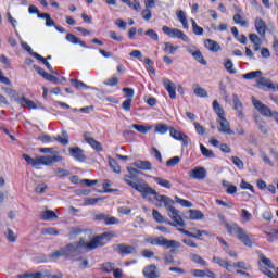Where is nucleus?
Listing matches in <instances>:
<instances>
[{
    "label": "nucleus",
    "instance_id": "1",
    "mask_svg": "<svg viewBox=\"0 0 278 278\" xmlns=\"http://www.w3.org/2000/svg\"><path fill=\"white\" fill-rule=\"evenodd\" d=\"M129 184L130 186L134 187V190H137V192H140L143 199H149V197L151 195L154 197L156 201L155 202L156 207H162V203H163L165 210H167V214L169 218L173 220V222H167L168 225H170L172 227H186V222H184V218H181V215H179V211H177V208L173 206V204L175 203L173 199H170L167 195L159 194L157 191H155V189L151 188L147 184H142V185H136L134 182H129Z\"/></svg>",
    "mask_w": 278,
    "mask_h": 278
},
{
    "label": "nucleus",
    "instance_id": "2",
    "mask_svg": "<svg viewBox=\"0 0 278 278\" xmlns=\"http://www.w3.org/2000/svg\"><path fill=\"white\" fill-rule=\"evenodd\" d=\"M39 153H50L51 155H37L35 159L28 154H23V159L27 164H30L33 168H40V166H53L55 162H62L63 157L60 155L59 151L53 150V148H39Z\"/></svg>",
    "mask_w": 278,
    "mask_h": 278
},
{
    "label": "nucleus",
    "instance_id": "3",
    "mask_svg": "<svg viewBox=\"0 0 278 278\" xmlns=\"http://www.w3.org/2000/svg\"><path fill=\"white\" fill-rule=\"evenodd\" d=\"M222 220L224 223V227L226 231L230 236H233L235 238H237V240H240V242H242L244 247H249V248L253 247L252 233L247 232V230L238 226V224L236 223H232V224L226 223L224 216H222Z\"/></svg>",
    "mask_w": 278,
    "mask_h": 278
},
{
    "label": "nucleus",
    "instance_id": "4",
    "mask_svg": "<svg viewBox=\"0 0 278 278\" xmlns=\"http://www.w3.org/2000/svg\"><path fill=\"white\" fill-rule=\"evenodd\" d=\"M84 251H94L91 241H88L84 238H80L79 242H73L65 245L66 257L70 258L77 257V255H81Z\"/></svg>",
    "mask_w": 278,
    "mask_h": 278
},
{
    "label": "nucleus",
    "instance_id": "5",
    "mask_svg": "<svg viewBox=\"0 0 278 278\" xmlns=\"http://www.w3.org/2000/svg\"><path fill=\"white\" fill-rule=\"evenodd\" d=\"M257 266L258 270L266 275V277L278 278V267L264 253H258Z\"/></svg>",
    "mask_w": 278,
    "mask_h": 278
},
{
    "label": "nucleus",
    "instance_id": "6",
    "mask_svg": "<svg viewBox=\"0 0 278 278\" xmlns=\"http://www.w3.org/2000/svg\"><path fill=\"white\" fill-rule=\"evenodd\" d=\"M162 31H164L166 36H169V38H179V40H182V42H190V38L188 37V35L177 28L163 26Z\"/></svg>",
    "mask_w": 278,
    "mask_h": 278
},
{
    "label": "nucleus",
    "instance_id": "7",
    "mask_svg": "<svg viewBox=\"0 0 278 278\" xmlns=\"http://www.w3.org/2000/svg\"><path fill=\"white\" fill-rule=\"evenodd\" d=\"M112 238H116V232L109 231V232H103L102 235H98V236L93 237L90 240V242L94 250V249H99V247H105V243H103V240H105V239L110 240Z\"/></svg>",
    "mask_w": 278,
    "mask_h": 278
},
{
    "label": "nucleus",
    "instance_id": "8",
    "mask_svg": "<svg viewBox=\"0 0 278 278\" xmlns=\"http://www.w3.org/2000/svg\"><path fill=\"white\" fill-rule=\"evenodd\" d=\"M169 136L174 138V140L182 142V147L185 148L190 144V137L173 127L169 128Z\"/></svg>",
    "mask_w": 278,
    "mask_h": 278
},
{
    "label": "nucleus",
    "instance_id": "9",
    "mask_svg": "<svg viewBox=\"0 0 278 278\" xmlns=\"http://www.w3.org/2000/svg\"><path fill=\"white\" fill-rule=\"evenodd\" d=\"M217 123L219 125L218 131L219 134H226L227 136H233L235 131L231 129L229 121L225 117L217 118Z\"/></svg>",
    "mask_w": 278,
    "mask_h": 278
},
{
    "label": "nucleus",
    "instance_id": "10",
    "mask_svg": "<svg viewBox=\"0 0 278 278\" xmlns=\"http://www.w3.org/2000/svg\"><path fill=\"white\" fill-rule=\"evenodd\" d=\"M256 86L262 90H264V88H268V90H273L274 92H277L278 90V83H273L270 79L265 77L258 78Z\"/></svg>",
    "mask_w": 278,
    "mask_h": 278
},
{
    "label": "nucleus",
    "instance_id": "11",
    "mask_svg": "<svg viewBox=\"0 0 278 278\" xmlns=\"http://www.w3.org/2000/svg\"><path fill=\"white\" fill-rule=\"evenodd\" d=\"M126 169H127V172L129 173V175H126V176L124 177L125 184H127L128 186H131V184H135L136 186H142V184L148 185L147 182H144V181H142V180H140V182H135V181L131 180V179H134V176H135V175H138V169H136V168H134V167H127ZM148 186H149V185H148ZM131 187H132V186H131ZM132 188H134V187H132Z\"/></svg>",
    "mask_w": 278,
    "mask_h": 278
},
{
    "label": "nucleus",
    "instance_id": "12",
    "mask_svg": "<svg viewBox=\"0 0 278 278\" xmlns=\"http://www.w3.org/2000/svg\"><path fill=\"white\" fill-rule=\"evenodd\" d=\"M163 86L165 90H167L170 99H176L177 98V87L175 86V83H173L168 78L163 79Z\"/></svg>",
    "mask_w": 278,
    "mask_h": 278
},
{
    "label": "nucleus",
    "instance_id": "13",
    "mask_svg": "<svg viewBox=\"0 0 278 278\" xmlns=\"http://www.w3.org/2000/svg\"><path fill=\"white\" fill-rule=\"evenodd\" d=\"M188 177H190V179H205L207 172L203 167H195L188 172Z\"/></svg>",
    "mask_w": 278,
    "mask_h": 278
},
{
    "label": "nucleus",
    "instance_id": "14",
    "mask_svg": "<svg viewBox=\"0 0 278 278\" xmlns=\"http://www.w3.org/2000/svg\"><path fill=\"white\" fill-rule=\"evenodd\" d=\"M254 27L257 31V34L264 38L266 36V29H268V26H266V22L262 20V17H256L254 21Z\"/></svg>",
    "mask_w": 278,
    "mask_h": 278
},
{
    "label": "nucleus",
    "instance_id": "15",
    "mask_svg": "<svg viewBox=\"0 0 278 278\" xmlns=\"http://www.w3.org/2000/svg\"><path fill=\"white\" fill-rule=\"evenodd\" d=\"M115 251H117V253H122V255H134L138 250H136L134 245L121 243L115 247Z\"/></svg>",
    "mask_w": 278,
    "mask_h": 278
},
{
    "label": "nucleus",
    "instance_id": "16",
    "mask_svg": "<svg viewBox=\"0 0 278 278\" xmlns=\"http://www.w3.org/2000/svg\"><path fill=\"white\" fill-rule=\"evenodd\" d=\"M213 264H218L222 268H225L228 270V273H231L233 268V263L231 261L223 260L218 256H214L212 260Z\"/></svg>",
    "mask_w": 278,
    "mask_h": 278
},
{
    "label": "nucleus",
    "instance_id": "17",
    "mask_svg": "<svg viewBox=\"0 0 278 278\" xmlns=\"http://www.w3.org/2000/svg\"><path fill=\"white\" fill-rule=\"evenodd\" d=\"M132 166L139 168V170H151L153 168V164H151V162L142 160L135 161Z\"/></svg>",
    "mask_w": 278,
    "mask_h": 278
},
{
    "label": "nucleus",
    "instance_id": "18",
    "mask_svg": "<svg viewBox=\"0 0 278 278\" xmlns=\"http://www.w3.org/2000/svg\"><path fill=\"white\" fill-rule=\"evenodd\" d=\"M65 40H67V42H71L72 45H79L80 47H83V49H88V46H86V42L81 41V39H79L74 34H71V33L67 34L65 37Z\"/></svg>",
    "mask_w": 278,
    "mask_h": 278
},
{
    "label": "nucleus",
    "instance_id": "19",
    "mask_svg": "<svg viewBox=\"0 0 278 278\" xmlns=\"http://www.w3.org/2000/svg\"><path fill=\"white\" fill-rule=\"evenodd\" d=\"M204 47L213 53H218V51H220V45H218V42L212 39H206L204 41Z\"/></svg>",
    "mask_w": 278,
    "mask_h": 278
},
{
    "label": "nucleus",
    "instance_id": "20",
    "mask_svg": "<svg viewBox=\"0 0 278 278\" xmlns=\"http://www.w3.org/2000/svg\"><path fill=\"white\" fill-rule=\"evenodd\" d=\"M70 153L74 157V160H77L78 162H84V160H86V156L84 155V150L80 148H71Z\"/></svg>",
    "mask_w": 278,
    "mask_h": 278
},
{
    "label": "nucleus",
    "instance_id": "21",
    "mask_svg": "<svg viewBox=\"0 0 278 278\" xmlns=\"http://www.w3.org/2000/svg\"><path fill=\"white\" fill-rule=\"evenodd\" d=\"M143 276L146 278H157V267L150 265L143 268Z\"/></svg>",
    "mask_w": 278,
    "mask_h": 278
},
{
    "label": "nucleus",
    "instance_id": "22",
    "mask_svg": "<svg viewBox=\"0 0 278 278\" xmlns=\"http://www.w3.org/2000/svg\"><path fill=\"white\" fill-rule=\"evenodd\" d=\"M176 16L179 23H181L184 29H190V25L188 24V17L186 16V12H184L182 10H179L176 12Z\"/></svg>",
    "mask_w": 278,
    "mask_h": 278
},
{
    "label": "nucleus",
    "instance_id": "23",
    "mask_svg": "<svg viewBox=\"0 0 278 278\" xmlns=\"http://www.w3.org/2000/svg\"><path fill=\"white\" fill-rule=\"evenodd\" d=\"M188 218L190 220H203L205 218V215L203 214V212L199 211V210H189V216Z\"/></svg>",
    "mask_w": 278,
    "mask_h": 278
},
{
    "label": "nucleus",
    "instance_id": "24",
    "mask_svg": "<svg viewBox=\"0 0 278 278\" xmlns=\"http://www.w3.org/2000/svg\"><path fill=\"white\" fill-rule=\"evenodd\" d=\"M144 242H148L149 244H152L153 247H164V244H165L164 237H157V238L148 237L144 239Z\"/></svg>",
    "mask_w": 278,
    "mask_h": 278
},
{
    "label": "nucleus",
    "instance_id": "25",
    "mask_svg": "<svg viewBox=\"0 0 278 278\" xmlns=\"http://www.w3.org/2000/svg\"><path fill=\"white\" fill-rule=\"evenodd\" d=\"M17 103L22 105V108H28V110H36V103L25 97L17 99Z\"/></svg>",
    "mask_w": 278,
    "mask_h": 278
},
{
    "label": "nucleus",
    "instance_id": "26",
    "mask_svg": "<svg viewBox=\"0 0 278 278\" xmlns=\"http://www.w3.org/2000/svg\"><path fill=\"white\" fill-rule=\"evenodd\" d=\"M164 53H167V55H175L177 51H179V46H174L170 42H164Z\"/></svg>",
    "mask_w": 278,
    "mask_h": 278
},
{
    "label": "nucleus",
    "instance_id": "27",
    "mask_svg": "<svg viewBox=\"0 0 278 278\" xmlns=\"http://www.w3.org/2000/svg\"><path fill=\"white\" fill-rule=\"evenodd\" d=\"M85 140L96 151H103V146H101V142L94 140V138H92V137H85Z\"/></svg>",
    "mask_w": 278,
    "mask_h": 278
},
{
    "label": "nucleus",
    "instance_id": "28",
    "mask_svg": "<svg viewBox=\"0 0 278 278\" xmlns=\"http://www.w3.org/2000/svg\"><path fill=\"white\" fill-rule=\"evenodd\" d=\"M153 181H155L157 186H161V188H166L167 190L173 188V184L162 177H153Z\"/></svg>",
    "mask_w": 278,
    "mask_h": 278
},
{
    "label": "nucleus",
    "instance_id": "29",
    "mask_svg": "<svg viewBox=\"0 0 278 278\" xmlns=\"http://www.w3.org/2000/svg\"><path fill=\"white\" fill-rule=\"evenodd\" d=\"M192 231L191 238H195L197 240H202L203 236H212L207 230H197L195 228H190Z\"/></svg>",
    "mask_w": 278,
    "mask_h": 278
},
{
    "label": "nucleus",
    "instance_id": "30",
    "mask_svg": "<svg viewBox=\"0 0 278 278\" xmlns=\"http://www.w3.org/2000/svg\"><path fill=\"white\" fill-rule=\"evenodd\" d=\"M213 110L217 114L218 118H225V110L220 106L217 100L213 101Z\"/></svg>",
    "mask_w": 278,
    "mask_h": 278
},
{
    "label": "nucleus",
    "instance_id": "31",
    "mask_svg": "<svg viewBox=\"0 0 278 278\" xmlns=\"http://www.w3.org/2000/svg\"><path fill=\"white\" fill-rule=\"evenodd\" d=\"M233 105L235 110L238 112L239 118H244V114L242 113V102L238 99V96L233 97Z\"/></svg>",
    "mask_w": 278,
    "mask_h": 278
},
{
    "label": "nucleus",
    "instance_id": "32",
    "mask_svg": "<svg viewBox=\"0 0 278 278\" xmlns=\"http://www.w3.org/2000/svg\"><path fill=\"white\" fill-rule=\"evenodd\" d=\"M265 237L267 242H277L278 240V230L271 229L269 231H265Z\"/></svg>",
    "mask_w": 278,
    "mask_h": 278
},
{
    "label": "nucleus",
    "instance_id": "33",
    "mask_svg": "<svg viewBox=\"0 0 278 278\" xmlns=\"http://www.w3.org/2000/svg\"><path fill=\"white\" fill-rule=\"evenodd\" d=\"M42 220H55L58 219V214L51 210L43 211L41 213Z\"/></svg>",
    "mask_w": 278,
    "mask_h": 278
},
{
    "label": "nucleus",
    "instance_id": "34",
    "mask_svg": "<svg viewBox=\"0 0 278 278\" xmlns=\"http://www.w3.org/2000/svg\"><path fill=\"white\" fill-rule=\"evenodd\" d=\"M191 262H194V264H199L200 266H210L207 261L203 260L201 255L199 254H190Z\"/></svg>",
    "mask_w": 278,
    "mask_h": 278
},
{
    "label": "nucleus",
    "instance_id": "35",
    "mask_svg": "<svg viewBox=\"0 0 278 278\" xmlns=\"http://www.w3.org/2000/svg\"><path fill=\"white\" fill-rule=\"evenodd\" d=\"M222 186L226 188L227 194H236V192H238V187L229 184L227 180H223Z\"/></svg>",
    "mask_w": 278,
    "mask_h": 278
},
{
    "label": "nucleus",
    "instance_id": "36",
    "mask_svg": "<svg viewBox=\"0 0 278 278\" xmlns=\"http://www.w3.org/2000/svg\"><path fill=\"white\" fill-rule=\"evenodd\" d=\"M131 128L136 129V131H139V134H149V131L153 129L152 126H144V125H138V124H134Z\"/></svg>",
    "mask_w": 278,
    "mask_h": 278
},
{
    "label": "nucleus",
    "instance_id": "37",
    "mask_svg": "<svg viewBox=\"0 0 278 278\" xmlns=\"http://www.w3.org/2000/svg\"><path fill=\"white\" fill-rule=\"evenodd\" d=\"M33 56H35L36 60H38L39 62H42V64H45L46 68H48V71H51V73H53V66H51V63H49V61H47V59H45L42 55H40L38 53H33Z\"/></svg>",
    "mask_w": 278,
    "mask_h": 278
},
{
    "label": "nucleus",
    "instance_id": "38",
    "mask_svg": "<svg viewBox=\"0 0 278 278\" xmlns=\"http://www.w3.org/2000/svg\"><path fill=\"white\" fill-rule=\"evenodd\" d=\"M52 260H58L60 257H66V249L65 247L61 248L60 250L53 251L50 255Z\"/></svg>",
    "mask_w": 278,
    "mask_h": 278
},
{
    "label": "nucleus",
    "instance_id": "39",
    "mask_svg": "<svg viewBox=\"0 0 278 278\" xmlns=\"http://www.w3.org/2000/svg\"><path fill=\"white\" fill-rule=\"evenodd\" d=\"M152 217L156 223H168V219L164 218V216H162V213H160V211L155 208L152 210Z\"/></svg>",
    "mask_w": 278,
    "mask_h": 278
},
{
    "label": "nucleus",
    "instance_id": "40",
    "mask_svg": "<svg viewBox=\"0 0 278 278\" xmlns=\"http://www.w3.org/2000/svg\"><path fill=\"white\" fill-rule=\"evenodd\" d=\"M192 58L194 59L195 62H199V64H202V66L207 65V61L203 58V53H201V50H198Z\"/></svg>",
    "mask_w": 278,
    "mask_h": 278
},
{
    "label": "nucleus",
    "instance_id": "41",
    "mask_svg": "<svg viewBox=\"0 0 278 278\" xmlns=\"http://www.w3.org/2000/svg\"><path fill=\"white\" fill-rule=\"evenodd\" d=\"M109 165L112 168L114 173L121 174V165H118V162L116 160L112 159L111 156L108 157Z\"/></svg>",
    "mask_w": 278,
    "mask_h": 278
},
{
    "label": "nucleus",
    "instance_id": "42",
    "mask_svg": "<svg viewBox=\"0 0 278 278\" xmlns=\"http://www.w3.org/2000/svg\"><path fill=\"white\" fill-rule=\"evenodd\" d=\"M200 151L202 153V155L204 157H208V159H212V157H215V154H214V151L207 149L205 146L203 144H200Z\"/></svg>",
    "mask_w": 278,
    "mask_h": 278
},
{
    "label": "nucleus",
    "instance_id": "43",
    "mask_svg": "<svg viewBox=\"0 0 278 278\" xmlns=\"http://www.w3.org/2000/svg\"><path fill=\"white\" fill-rule=\"evenodd\" d=\"M4 237L9 242H16L17 236L14 233V230L8 228L7 231L4 232Z\"/></svg>",
    "mask_w": 278,
    "mask_h": 278
},
{
    "label": "nucleus",
    "instance_id": "44",
    "mask_svg": "<svg viewBox=\"0 0 278 278\" xmlns=\"http://www.w3.org/2000/svg\"><path fill=\"white\" fill-rule=\"evenodd\" d=\"M224 66L228 73H230L231 75H236L237 71L236 68H233V62L231 61V59H227L224 63Z\"/></svg>",
    "mask_w": 278,
    "mask_h": 278
},
{
    "label": "nucleus",
    "instance_id": "45",
    "mask_svg": "<svg viewBox=\"0 0 278 278\" xmlns=\"http://www.w3.org/2000/svg\"><path fill=\"white\" fill-rule=\"evenodd\" d=\"M164 247H167V249H179V247H181L179 241L176 240H167L166 238H164Z\"/></svg>",
    "mask_w": 278,
    "mask_h": 278
},
{
    "label": "nucleus",
    "instance_id": "46",
    "mask_svg": "<svg viewBox=\"0 0 278 278\" xmlns=\"http://www.w3.org/2000/svg\"><path fill=\"white\" fill-rule=\"evenodd\" d=\"M54 140L59 142L60 144L66 146L68 144V134L62 132L61 136L54 137Z\"/></svg>",
    "mask_w": 278,
    "mask_h": 278
},
{
    "label": "nucleus",
    "instance_id": "47",
    "mask_svg": "<svg viewBox=\"0 0 278 278\" xmlns=\"http://www.w3.org/2000/svg\"><path fill=\"white\" fill-rule=\"evenodd\" d=\"M243 79H257V77H262V71H255V72H250L247 74H243Z\"/></svg>",
    "mask_w": 278,
    "mask_h": 278
},
{
    "label": "nucleus",
    "instance_id": "48",
    "mask_svg": "<svg viewBox=\"0 0 278 278\" xmlns=\"http://www.w3.org/2000/svg\"><path fill=\"white\" fill-rule=\"evenodd\" d=\"M191 25L193 34H195V36H203V27L198 26L197 21H194V18H191Z\"/></svg>",
    "mask_w": 278,
    "mask_h": 278
},
{
    "label": "nucleus",
    "instance_id": "49",
    "mask_svg": "<svg viewBox=\"0 0 278 278\" xmlns=\"http://www.w3.org/2000/svg\"><path fill=\"white\" fill-rule=\"evenodd\" d=\"M155 134L164 135L167 131H170V128L166 124H157L154 129Z\"/></svg>",
    "mask_w": 278,
    "mask_h": 278
},
{
    "label": "nucleus",
    "instance_id": "50",
    "mask_svg": "<svg viewBox=\"0 0 278 278\" xmlns=\"http://www.w3.org/2000/svg\"><path fill=\"white\" fill-rule=\"evenodd\" d=\"M252 218L253 215L249 211H247L245 208L241 211V223H250Z\"/></svg>",
    "mask_w": 278,
    "mask_h": 278
},
{
    "label": "nucleus",
    "instance_id": "51",
    "mask_svg": "<svg viewBox=\"0 0 278 278\" xmlns=\"http://www.w3.org/2000/svg\"><path fill=\"white\" fill-rule=\"evenodd\" d=\"M230 161L232 162V164H235L237 166V168H239V170H244V162H242V160H240V157L231 156Z\"/></svg>",
    "mask_w": 278,
    "mask_h": 278
},
{
    "label": "nucleus",
    "instance_id": "52",
    "mask_svg": "<svg viewBox=\"0 0 278 278\" xmlns=\"http://www.w3.org/2000/svg\"><path fill=\"white\" fill-rule=\"evenodd\" d=\"M71 84L77 88V90H86L88 89V85H86L84 81L77 80V79H71Z\"/></svg>",
    "mask_w": 278,
    "mask_h": 278
},
{
    "label": "nucleus",
    "instance_id": "53",
    "mask_svg": "<svg viewBox=\"0 0 278 278\" xmlns=\"http://www.w3.org/2000/svg\"><path fill=\"white\" fill-rule=\"evenodd\" d=\"M233 21L237 25H241V27H249V22L242 20L240 14H235Z\"/></svg>",
    "mask_w": 278,
    "mask_h": 278
},
{
    "label": "nucleus",
    "instance_id": "54",
    "mask_svg": "<svg viewBox=\"0 0 278 278\" xmlns=\"http://www.w3.org/2000/svg\"><path fill=\"white\" fill-rule=\"evenodd\" d=\"M103 273H113L115 265L112 262H106L101 265Z\"/></svg>",
    "mask_w": 278,
    "mask_h": 278
},
{
    "label": "nucleus",
    "instance_id": "55",
    "mask_svg": "<svg viewBox=\"0 0 278 278\" xmlns=\"http://www.w3.org/2000/svg\"><path fill=\"white\" fill-rule=\"evenodd\" d=\"M175 201L176 203H178L179 205H181L182 207H192V202L188 201V200H184L179 197H175Z\"/></svg>",
    "mask_w": 278,
    "mask_h": 278
},
{
    "label": "nucleus",
    "instance_id": "56",
    "mask_svg": "<svg viewBox=\"0 0 278 278\" xmlns=\"http://www.w3.org/2000/svg\"><path fill=\"white\" fill-rule=\"evenodd\" d=\"M179 162H181V159L179 156H174L166 162V166L168 168H173V167L177 166V164H179Z\"/></svg>",
    "mask_w": 278,
    "mask_h": 278
},
{
    "label": "nucleus",
    "instance_id": "57",
    "mask_svg": "<svg viewBox=\"0 0 278 278\" xmlns=\"http://www.w3.org/2000/svg\"><path fill=\"white\" fill-rule=\"evenodd\" d=\"M144 34H146V36H148V38H151V40H154L155 42H157V40H160V36L153 29H149Z\"/></svg>",
    "mask_w": 278,
    "mask_h": 278
},
{
    "label": "nucleus",
    "instance_id": "58",
    "mask_svg": "<svg viewBox=\"0 0 278 278\" xmlns=\"http://www.w3.org/2000/svg\"><path fill=\"white\" fill-rule=\"evenodd\" d=\"M43 236H59L60 231H58V229L50 227V228H46L42 231Z\"/></svg>",
    "mask_w": 278,
    "mask_h": 278
},
{
    "label": "nucleus",
    "instance_id": "59",
    "mask_svg": "<svg viewBox=\"0 0 278 278\" xmlns=\"http://www.w3.org/2000/svg\"><path fill=\"white\" fill-rule=\"evenodd\" d=\"M249 40L252 42V45H262V38H260V36L256 34H250Z\"/></svg>",
    "mask_w": 278,
    "mask_h": 278
},
{
    "label": "nucleus",
    "instance_id": "60",
    "mask_svg": "<svg viewBox=\"0 0 278 278\" xmlns=\"http://www.w3.org/2000/svg\"><path fill=\"white\" fill-rule=\"evenodd\" d=\"M121 223V219L106 215V222H104V225H118Z\"/></svg>",
    "mask_w": 278,
    "mask_h": 278
},
{
    "label": "nucleus",
    "instance_id": "61",
    "mask_svg": "<svg viewBox=\"0 0 278 278\" xmlns=\"http://www.w3.org/2000/svg\"><path fill=\"white\" fill-rule=\"evenodd\" d=\"M197 97L207 98V91L204 88L198 87L193 90Z\"/></svg>",
    "mask_w": 278,
    "mask_h": 278
},
{
    "label": "nucleus",
    "instance_id": "62",
    "mask_svg": "<svg viewBox=\"0 0 278 278\" xmlns=\"http://www.w3.org/2000/svg\"><path fill=\"white\" fill-rule=\"evenodd\" d=\"M141 16L143 21H151V18H153V13L151 12V9H146L141 12Z\"/></svg>",
    "mask_w": 278,
    "mask_h": 278
},
{
    "label": "nucleus",
    "instance_id": "63",
    "mask_svg": "<svg viewBox=\"0 0 278 278\" xmlns=\"http://www.w3.org/2000/svg\"><path fill=\"white\" fill-rule=\"evenodd\" d=\"M118 85V77L112 76L104 81V86H117Z\"/></svg>",
    "mask_w": 278,
    "mask_h": 278
},
{
    "label": "nucleus",
    "instance_id": "64",
    "mask_svg": "<svg viewBox=\"0 0 278 278\" xmlns=\"http://www.w3.org/2000/svg\"><path fill=\"white\" fill-rule=\"evenodd\" d=\"M42 277H48L49 278V271H36L33 274H29V278H42Z\"/></svg>",
    "mask_w": 278,
    "mask_h": 278
}]
</instances>
